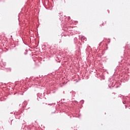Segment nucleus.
<instances>
[{"label":"nucleus","instance_id":"nucleus-1","mask_svg":"<svg viewBox=\"0 0 130 130\" xmlns=\"http://www.w3.org/2000/svg\"><path fill=\"white\" fill-rule=\"evenodd\" d=\"M104 25H105V24L104 23V22H103V23L100 24V27H102V26H104Z\"/></svg>","mask_w":130,"mask_h":130}]
</instances>
